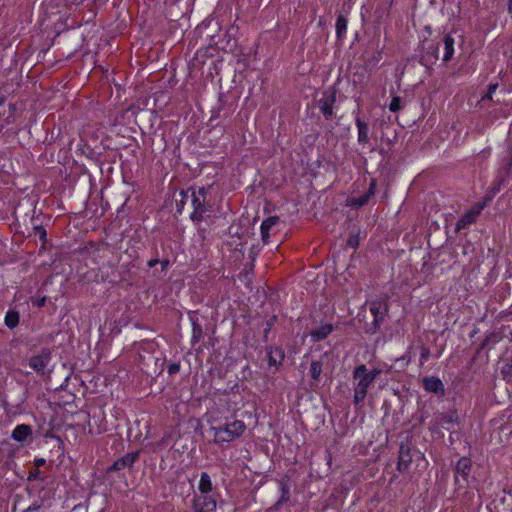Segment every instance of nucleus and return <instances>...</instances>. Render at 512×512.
<instances>
[{"instance_id":"nucleus-1","label":"nucleus","mask_w":512,"mask_h":512,"mask_svg":"<svg viewBox=\"0 0 512 512\" xmlns=\"http://www.w3.org/2000/svg\"><path fill=\"white\" fill-rule=\"evenodd\" d=\"M369 309L373 315V321L370 324H366L364 330L367 334H375L380 331L384 321L389 313V297H379L372 300L369 304Z\"/></svg>"},{"instance_id":"nucleus-2","label":"nucleus","mask_w":512,"mask_h":512,"mask_svg":"<svg viewBox=\"0 0 512 512\" xmlns=\"http://www.w3.org/2000/svg\"><path fill=\"white\" fill-rule=\"evenodd\" d=\"M353 379L358 381L354 387L353 396V403L358 406L364 402L368 389L374 383V381L368 375V369L365 364H361L355 367L353 371Z\"/></svg>"},{"instance_id":"nucleus-3","label":"nucleus","mask_w":512,"mask_h":512,"mask_svg":"<svg viewBox=\"0 0 512 512\" xmlns=\"http://www.w3.org/2000/svg\"><path fill=\"white\" fill-rule=\"evenodd\" d=\"M212 429L214 430V442L220 444L230 442L241 436L246 429V425L243 421L236 420L222 426L212 427Z\"/></svg>"},{"instance_id":"nucleus-4","label":"nucleus","mask_w":512,"mask_h":512,"mask_svg":"<svg viewBox=\"0 0 512 512\" xmlns=\"http://www.w3.org/2000/svg\"><path fill=\"white\" fill-rule=\"evenodd\" d=\"M421 454L420 451L413 445L410 438H406L399 446L397 471L406 472L409 470L410 464L414 455Z\"/></svg>"},{"instance_id":"nucleus-5","label":"nucleus","mask_w":512,"mask_h":512,"mask_svg":"<svg viewBox=\"0 0 512 512\" xmlns=\"http://www.w3.org/2000/svg\"><path fill=\"white\" fill-rule=\"evenodd\" d=\"M473 467V462L470 457L463 456L455 464L454 467V484L456 491L466 488V485L460 483V478L468 484V478L470 476Z\"/></svg>"},{"instance_id":"nucleus-6","label":"nucleus","mask_w":512,"mask_h":512,"mask_svg":"<svg viewBox=\"0 0 512 512\" xmlns=\"http://www.w3.org/2000/svg\"><path fill=\"white\" fill-rule=\"evenodd\" d=\"M439 46L440 42L424 39L422 41L420 63L425 67L433 65L439 58Z\"/></svg>"},{"instance_id":"nucleus-7","label":"nucleus","mask_w":512,"mask_h":512,"mask_svg":"<svg viewBox=\"0 0 512 512\" xmlns=\"http://www.w3.org/2000/svg\"><path fill=\"white\" fill-rule=\"evenodd\" d=\"M189 190H191L193 206V212L190 215V219L195 223H199L204 219V215L207 212H211L212 205L209 204L207 200L200 199V197H196L195 187H189Z\"/></svg>"},{"instance_id":"nucleus-8","label":"nucleus","mask_w":512,"mask_h":512,"mask_svg":"<svg viewBox=\"0 0 512 512\" xmlns=\"http://www.w3.org/2000/svg\"><path fill=\"white\" fill-rule=\"evenodd\" d=\"M265 352L268 361V369L271 370L274 368L273 373L277 372L285 359L284 349L280 346L267 345Z\"/></svg>"},{"instance_id":"nucleus-9","label":"nucleus","mask_w":512,"mask_h":512,"mask_svg":"<svg viewBox=\"0 0 512 512\" xmlns=\"http://www.w3.org/2000/svg\"><path fill=\"white\" fill-rule=\"evenodd\" d=\"M51 360V351L49 348H42L37 355L29 359V367L37 374L43 375L46 372L48 363Z\"/></svg>"},{"instance_id":"nucleus-10","label":"nucleus","mask_w":512,"mask_h":512,"mask_svg":"<svg viewBox=\"0 0 512 512\" xmlns=\"http://www.w3.org/2000/svg\"><path fill=\"white\" fill-rule=\"evenodd\" d=\"M336 102V90L331 88L323 93V97L318 101V106L326 120H331L334 114V104Z\"/></svg>"},{"instance_id":"nucleus-11","label":"nucleus","mask_w":512,"mask_h":512,"mask_svg":"<svg viewBox=\"0 0 512 512\" xmlns=\"http://www.w3.org/2000/svg\"><path fill=\"white\" fill-rule=\"evenodd\" d=\"M140 450L133 451L131 453H127L124 456L118 458L114 463L109 466L106 470L107 473L118 472L123 469H130L133 467L134 463L139 460Z\"/></svg>"},{"instance_id":"nucleus-12","label":"nucleus","mask_w":512,"mask_h":512,"mask_svg":"<svg viewBox=\"0 0 512 512\" xmlns=\"http://www.w3.org/2000/svg\"><path fill=\"white\" fill-rule=\"evenodd\" d=\"M217 507V501L213 494L195 495L192 500L193 510L199 512H214Z\"/></svg>"},{"instance_id":"nucleus-13","label":"nucleus","mask_w":512,"mask_h":512,"mask_svg":"<svg viewBox=\"0 0 512 512\" xmlns=\"http://www.w3.org/2000/svg\"><path fill=\"white\" fill-rule=\"evenodd\" d=\"M459 423V416L456 410H449L447 412L436 413L433 420V427H430L431 430H434L436 427H444L449 430L450 424Z\"/></svg>"},{"instance_id":"nucleus-14","label":"nucleus","mask_w":512,"mask_h":512,"mask_svg":"<svg viewBox=\"0 0 512 512\" xmlns=\"http://www.w3.org/2000/svg\"><path fill=\"white\" fill-rule=\"evenodd\" d=\"M376 192V180L371 179L369 183L368 190L359 197H351L347 199V206L352 207L354 209H359L363 206H365L370 198L375 194Z\"/></svg>"},{"instance_id":"nucleus-15","label":"nucleus","mask_w":512,"mask_h":512,"mask_svg":"<svg viewBox=\"0 0 512 512\" xmlns=\"http://www.w3.org/2000/svg\"><path fill=\"white\" fill-rule=\"evenodd\" d=\"M483 206L480 204L475 205L468 211H466L456 222L455 230L458 232L464 229L466 226L474 223L477 217L480 215Z\"/></svg>"},{"instance_id":"nucleus-16","label":"nucleus","mask_w":512,"mask_h":512,"mask_svg":"<svg viewBox=\"0 0 512 512\" xmlns=\"http://www.w3.org/2000/svg\"><path fill=\"white\" fill-rule=\"evenodd\" d=\"M328 353H324L319 360H312L310 364L309 373L311 376L310 387L315 390L319 387L321 374L323 373V358L327 357Z\"/></svg>"},{"instance_id":"nucleus-17","label":"nucleus","mask_w":512,"mask_h":512,"mask_svg":"<svg viewBox=\"0 0 512 512\" xmlns=\"http://www.w3.org/2000/svg\"><path fill=\"white\" fill-rule=\"evenodd\" d=\"M422 385L425 391L434 393L438 396L445 394V387L440 378L436 376H427L422 379Z\"/></svg>"},{"instance_id":"nucleus-18","label":"nucleus","mask_w":512,"mask_h":512,"mask_svg":"<svg viewBox=\"0 0 512 512\" xmlns=\"http://www.w3.org/2000/svg\"><path fill=\"white\" fill-rule=\"evenodd\" d=\"M279 222H280V218L278 216H270L262 222L260 230H261V239L264 244L268 243V239L270 237V233H271L272 229Z\"/></svg>"},{"instance_id":"nucleus-19","label":"nucleus","mask_w":512,"mask_h":512,"mask_svg":"<svg viewBox=\"0 0 512 512\" xmlns=\"http://www.w3.org/2000/svg\"><path fill=\"white\" fill-rule=\"evenodd\" d=\"M32 427L27 424L17 425L12 431L11 438L16 442H24L27 438L32 439Z\"/></svg>"},{"instance_id":"nucleus-20","label":"nucleus","mask_w":512,"mask_h":512,"mask_svg":"<svg viewBox=\"0 0 512 512\" xmlns=\"http://www.w3.org/2000/svg\"><path fill=\"white\" fill-rule=\"evenodd\" d=\"M355 124L358 130V138L357 141L359 144L364 145L367 144L370 140L369 136V124L362 120L360 117H356Z\"/></svg>"},{"instance_id":"nucleus-21","label":"nucleus","mask_w":512,"mask_h":512,"mask_svg":"<svg viewBox=\"0 0 512 512\" xmlns=\"http://www.w3.org/2000/svg\"><path fill=\"white\" fill-rule=\"evenodd\" d=\"M334 330L332 324H323L318 328L310 331V336L313 341L318 342L326 339L328 335Z\"/></svg>"},{"instance_id":"nucleus-22","label":"nucleus","mask_w":512,"mask_h":512,"mask_svg":"<svg viewBox=\"0 0 512 512\" xmlns=\"http://www.w3.org/2000/svg\"><path fill=\"white\" fill-rule=\"evenodd\" d=\"M444 45L443 62H449L454 54V39L450 34H445L441 40Z\"/></svg>"},{"instance_id":"nucleus-23","label":"nucleus","mask_w":512,"mask_h":512,"mask_svg":"<svg viewBox=\"0 0 512 512\" xmlns=\"http://www.w3.org/2000/svg\"><path fill=\"white\" fill-rule=\"evenodd\" d=\"M503 165L500 169V174L502 176L500 183L504 181L505 176H509L512 172V146H509L506 150V154L503 157Z\"/></svg>"},{"instance_id":"nucleus-24","label":"nucleus","mask_w":512,"mask_h":512,"mask_svg":"<svg viewBox=\"0 0 512 512\" xmlns=\"http://www.w3.org/2000/svg\"><path fill=\"white\" fill-rule=\"evenodd\" d=\"M198 490L201 494H211L212 493L213 484L211 481V477L209 476V474L207 472L201 473Z\"/></svg>"},{"instance_id":"nucleus-25","label":"nucleus","mask_w":512,"mask_h":512,"mask_svg":"<svg viewBox=\"0 0 512 512\" xmlns=\"http://www.w3.org/2000/svg\"><path fill=\"white\" fill-rule=\"evenodd\" d=\"M19 321H20V315H19L18 311H16V310L7 311V313L5 315L4 322H5V325L9 329H14L15 327H17L19 324Z\"/></svg>"},{"instance_id":"nucleus-26","label":"nucleus","mask_w":512,"mask_h":512,"mask_svg":"<svg viewBox=\"0 0 512 512\" xmlns=\"http://www.w3.org/2000/svg\"><path fill=\"white\" fill-rule=\"evenodd\" d=\"M502 339V336L500 333L497 332H491L485 336L483 341L480 344V349H485L489 347L490 345L493 346L496 343H498Z\"/></svg>"},{"instance_id":"nucleus-27","label":"nucleus","mask_w":512,"mask_h":512,"mask_svg":"<svg viewBox=\"0 0 512 512\" xmlns=\"http://www.w3.org/2000/svg\"><path fill=\"white\" fill-rule=\"evenodd\" d=\"M280 486H281V497L274 504V506H273L274 509H278L283 503H286L290 500L289 486L284 481L280 482Z\"/></svg>"},{"instance_id":"nucleus-28","label":"nucleus","mask_w":512,"mask_h":512,"mask_svg":"<svg viewBox=\"0 0 512 512\" xmlns=\"http://www.w3.org/2000/svg\"><path fill=\"white\" fill-rule=\"evenodd\" d=\"M346 30H347V18L340 14L338 17H337V21H336V36L338 39H342L345 34H346Z\"/></svg>"},{"instance_id":"nucleus-29","label":"nucleus","mask_w":512,"mask_h":512,"mask_svg":"<svg viewBox=\"0 0 512 512\" xmlns=\"http://www.w3.org/2000/svg\"><path fill=\"white\" fill-rule=\"evenodd\" d=\"M190 319L192 321V343L195 344L203 338V329L197 319H194L193 317Z\"/></svg>"},{"instance_id":"nucleus-30","label":"nucleus","mask_w":512,"mask_h":512,"mask_svg":"<svg viewBox=\"0 0 512 512\" xmlns=\"http://www.w3.org/2000/svg\"><path fill=\"white\" fill-rule=\"evenodd\" d=\"M382 58L381 51H375L373 54L364 60V66L366 69L372 70L377 66Z\"/></svg>"},{"instance_id":"nucleus-31","label":"nucleus","mask_w":512,"mask_h":512,"mask_svg":"<svg viewBox=\"0 0 512 512\" xmlns=\"http://www.w3.org/2000/svg\"><path fill=\"white\" fill-rule=\"evenodd\" d=\"M504 495L500 498L502 512H512V491H503Z\"/></svg>"},{"instance_id":"nucleus-32","label":"nucleus","mask_w":512,"mask_h":512,"mask_svg":"<svg viewBox=\"0 0 512 512\" xmlns=\"http://www.w3.org/2000/svg\"><path fill=\"white\" fill-rule=\"evenodd\" d=\"M3 408L7 416H16L22 412L21 404H11L8 401H3Z\"/></svg>"},{"instance_id":"nucleus-33","label":"nucleus","mask_w":512,"mask_h":512,"mask_svg":"<svg viewBox=\"0 0 512 512\" xmlns=\"http://www.w3.org/2000/svg\"><path fill=\"white\" fill-rule=\"evenodd\" d=\"M501 375L503 379L510 381L512 380V357L501 368Z\"/></svg>"},{"instance_id":"nucleus-34","label":"nucleus","mask_w":512,"mask_h":512,"mask_svg":"<svg viewBox=\"0 0 512 512\" xmlns=\"http://www.w3.org/2000/svg\"><path fill=\"white\" fill-rule=\"evenodd\" d=\"M189 192H191V190H189V188L187 190L180 191L179 195H180L181 199L176 200L177 212H179V213L182 212L183 207L189 197Z\"/></svg>"},{"instance_id":"nucleus-35","label":"nucleus","mask_w":512,"mask_h":512,"mask_svg":"<svg viewBox=\"0 0 512 512\" xmlns=\"http://www.w3.org/2000/svg\"><path fill=\"white\" fill-rule=\"evenodd\" d=\"M278 317L276 315H272L269 319L266 320V327L263 332V340L264 342L268 341V334L277 322Z\"/></svg>"},{"instance_id":"nucleus-36","label":"nucleus","mask_w":512,"mask_h":512,"mask_svg":"<svg viewBox=\"0 0 512 512\" xmlns=\"http://www.w3.org/2000/svg\"><path fill=\"white\" fill-rule=\"evenodd\" d=\"M397 139V134L396 132L394 131L392 133V135H388V133L386 132H382V140L386 143V145L388 146V150H390L392 148V146L394 145V142L396 141Z\"/></svg>"},{"instance_id":"nucleus-37","label":"nucleus","mask_w":512,"mask_h":512,"mask_svg":"<svg viewBox=\"0 0 512 512\" xmlns=\"http://www.w3.org/2000/svg\"><path fill=\"white\" fill-rule=\"evenodd\" d=\"M402 100L399 96H394L389 104V109L392 112H397L402 108Z\"/></svg>"},{"instance_id":"nucleus-38","label":"nucleus","mask_w":512,"mask_h":512,"mask_svg":"<svg viewBox=\"0 0 512 512\" xmlns=\"http://www.w3.org/2000/svg\"><path fill=\"white\" fill-rule=\"evenodd\" d=\"M34 232H35V235L39 236V239L44 244L47 240V232H46L45 228L41 225L34 226Z\"/></svg>"},{"instance_id":"nucleus-39","label":"nucleus","mask_w":512,"mask_h":512,"mask_svg":"<svg viewBox=\"0 0 512 512\" xmlns=\"http://www.w3.org/2000/svg\"><path fill=\"white\" fill-rule=\"evenodd\" d=\"M498 88V84L495 83H491L488 85V90L486 92V94L482 97V101H485V100H492V95L493 93L496 91V89Z\"/></svg>"},{"instance_id":"nucleus-40","label":"nucleus","mask_w":512,"mask_h":512,"mask_svg":"<svg viewBox=\"0 0 512 512\" xmlns=\"http://www.w3.org/2000/svg\"><path fill=\"white\" fill-rule=\"evenodd\" d=\"M347 246L350 248H357L359 246V236L358 235H350L347 239Z\"/></svg>"},{"instance_id":"nucleus-41","label":"nucleus","mask_w":512,"mask_h":512,"mask_svg":"<svg viewBox=\"0 0 512 512\" xmlns=\"http://www.w3.org/2000/svg\"><path fill=\"white\" fill-rule=\"evenodd\" d=\"M430 357V349L422 346L421 347V353H420V363L423 364L425 361H427Z\"/></svg>"},{"instance_id":"nucleus-42","label":"nucleus","mask_w":512,"mask_h":512,"mask_svg":"<svg viewBox=\"0 0 512 512\" xmlns=\"http://www.w3.org/2000/svg\"><path fill=\"white\" fill-rule=\"evenodd\" d=\"M179 370H180V364L179 363L173 362V363H170L168 365V367H167V372L171 376L177 374L179 372Z\"/></svg>"},{"instance_id":"nucleus-43","label":"nucleus","mask_w":512,"mask_h":512,"mask_svg":"<svg viewBox=\"0 0 512 512\" xmlns=\"http://www.w3.org/2000/svg\"><path fill=\"white\" fill-rule=\"evenodd\" d=\"M32 304L38 308L44 307L47 301V297H38V298H32Z\"/></svg>"},{"instance_id":"nucleus-44","label":"nucleus","mask_w":512,"mask_h":512,"mask_svg":"<svg viewBox=\"0 0 512 512\" xmlns=\"http://www.w3.org/2000/svg\"><path fill=\"white\" fill-rule=\"evenodd\" d=\"M40 474H41V471L39 469H32L29 471V474H28V477H27V480L28 481H35V480H38L40 478Z\"/></svg>"},{"instance_id":"nucleus-45","label":"nucleus","mask_w":512,"mask_h":512,"mask_svg":"<svg viewBox=\"0 0 512 512\" xmlns=\"http://www.w3.org/2000/svg\"><path fill=\"white\" fill-rule=\"evenodd\" d=\"M208 190H209V188L199 187L196 190V197H200V199L207 200Z\"/></svg>"},{"instance_id":"nucleus-46","label":"nucleus","mask_w":512,"mask_h":512,"mask_svg":"<svg viewBox=\"0 0 512 512\" xmlns=\"http://www.w3.org/2000/svg\"><path fill=\"white\" fill-rule=\"evenodd\" d=\"M381 373L382 371L379 368H373L372 370H368V375L372 378L373 381H375Z\"/></svg>"},{"instance_id":"nucleus-47","label":"nucleus","mask_w":512,"mask_h":512,"mask_svg":"<svg viewBox=\"0 0 512 512\" xmlns=\"http://www.w3.org/2000/svg\"><path fill=\"white\" fill-rule=\"evenodd\" d=\"M45 463H46V460L44 458H38V459H35V461H34V465L36 468L44 466Z\"/></svg>"},{"instance_id":"nucleus-48","label":"nucleus","mask_w":512,"mask_h":512,"mask_svg":"<svg viewBox=\"0 0 512 512\" xmlns=\"http://www.w3.org/2000/svg\"><path fill=\"white\" fill-rule=\"evenodd\" d=\"M161 264V270L166 271L169 266V260L165 259L159 262Z\"/></svg>"},{"instance_id":"nucleus-49","label":"nucleus","mask_w":512,"mask_h":512,"mask_svg":"<svg viewBox=\"0 0 512 512\" xmlns=\"http://www.w3.org/2000/svg\"><path fill=\"white\" fill-rule=\"evenodd\" d=\"M159 262H160V260H159V259H151V260L148 262V266H149L150 268H152V267L156 266Z\"/></svg>"},{"instance_id":"nucleus-50","label":"nucleus","mask_w":512,"mask_h":512,"mask_svg":"<svg viewBox=\"0 0 512 512\" xmlns=\"http://www.w3.org/2000/svg\"><path fill=\"white\" fill-rule=\"evenodd\" d=\"M482 350L483 349H480V345H479L478 348L476 349V352H475L473 358H472V362H474L476 360V358L480 355Z\"/></svg>"},{"instance_id":"nucleus-51","label":"nucleus","mask_w":512,"mask_h":512,"mask_svg":"<svg viewBox=\"0 0 512 512\" xmlns=\"http://www.w3.org/2000/svg\"><path fill=\"white\" fill-rule=\"evenodd\" d=\"M507 6L508 13L512 16V0H508Z\"/></svg>"},{"instance_id":"nucleus-52","label":"nucleus","mask_w":512,"mask_h":512,"mask_svg":"<svg viewBox=\"0 0 512 512\" xmlns=\"http://www.w3.org/2000/svg\"><path fill=\"white\" fill-rule=\"evenodd\" d=\"M9 110H10V113L13 114L16 110V105L15 104H9Z\"/></svg>"},{"instance_id":"nucleus-53","label":"nucleus","mask_w":512,"mask_h":512,"mask_svg":"<svg viewBox=\"0 0 512 512\" xmlns=\"http://www.w3.org/2000/svg\"><path fill=\"white\" fill-rule=\"evenodd\" d=\"M379 152H380V154H382V155H386V154L388 153V151H387V150H385L384 148H381V149L379 150Z\"/></svg>"},{"instance_id":"nucleus-54","label":"nucleus","mask_w":512,"mask_h":512,"mask_svg":"<svg viewBox=\"0 0 512 512\" xmlns=\"http://www.w3.org/2000/svg\"><path fill=\"white\" fill-rule=\"evenodd\" d=\"M36 511V508H31L29 507L28 509H26L24 512H35Z\"/></svg>"},{"instance_id":"nucleus-55","label":"nucleus","mask_w":512,"mask_h":512,"mask_svg":"<svg viewBox=\"0 0 512 512\" xmlns=\"http://www.w3.org/2000/svg\"><path fill=\"white\" fill-rule=\"evenodd\" d=\"M4 101H5V98L4 97H0V106L3 105Z\"/></svg>"},{"instance_id":"nucleus-56","label":"nucleus","mask_w":512,"mask_h":512,"mask_svg":"<svg viewBox=\"0 0 512 512\" xmlns=\"http://www.w3.org/2000/svg\"><path fill=\"white\" fill-rule=\"evenodd\" d=\"M510 334H511L510 341L512 342V330H511V333H510Z\"/></svg>"}]
</instances>
